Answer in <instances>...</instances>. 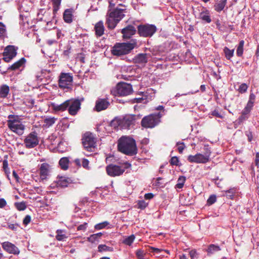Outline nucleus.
I'll use <instances>...</instances> for the list:
<instances>
[{
    "label": "nucleus",
    "instance_id": "f257e3e1",
    "mask_svg": "<svg viewBox=\"0 0 259 259\" xmlns=\"http://www.w3.org/2000/svg\"><path fill=\"white\" fill-rule=\"evenodd\" d=\"M116 8L111 11L108 10L107 15L106 24L108 28L113 29L116 26L117 24L124 17L125 12V6L121 4H117Z\"/></svg>",
    "mask_w": 259,
    "mask_h": 259
},
{
    "label": "nucleus",
    "instance_id": "f03ea898",
    "mask_svg": "<svg viewBox=\"0 0 259 259\" xmlns=\"http://www.w3.org/2000/svg\"><path fill=\"white\" fill-rule=\"evenodd\" d=\"M118 148L119 151L128 155L137 153L136 142L129 137L123 136L118 140Z\"/></svg>",
    "mask_w": 259,
    "mask_h": 259
},
{
    "label": "nucleus",
    "instance_id": "7ed1b4c3",
    "mask_svg": "<svg viewBox=\"0 0 259 259\" xmlns=\"http://www.w3.org/2000/svg\"><path fill=\"white\" fill-rule=\"evenodd\" d=\"M7 124L9 129L18 135H22L25 130L22 119L17 115L10 114L8 116Z\"/></svg>",
    "mask_w": 259,
    "mask_h": 259
},
{
    "label": "nucleus",
    "instance_id": "20e7f679",
    "mask_svg": "<svg viewBox=\"0 0 259 259\" xmlns=\"http://www.w3.org/2000/svg\"><path fill=\"white\" fill-rule=\"evenodd\" d=\"M138 47L137 40L131 39L128 42L117 43L112 48V53L115 56H121L128 54L132 50Z\"/></svg>",
    "mask_w": 259,
    "mask_h": 259
},
{
    "label": "nucleus",
    "instance_id": "39448f33",
    "mask_svg": "<svg viewBox=\"0 0 259 259\" xmlns=\"http://www.w3.org/2000/svg\"><path fill=\"white\" fill-rule=\"evenodd\" d=\"M211 151L208 146H204L203 153H197L194 155H190L187 160L191 163H206L209 161Z\"/></svg>",
    "mask_w": 259,
    "mask_h": 259
},
{
    "label": "nucleus",
    "instance_id": "423d86ee",
    "mask_svg": "<svg viewBox=\"0 0 259 259\" xmlns=\"http://www.w3.org/2000/svg\"><path fill=\"white\" fill-rule=\"evenodd\" d=\"M140 117L138 115L128 114L125 115L118 121V125L121 128L128 129L133 127Z\"/></svg>",
    "mask_w": 259,
    "mask_h": 259
},
{
    "label": "nucleus",
    "instance_id": "0eeeda50",
    "mask_svg": "<svg viewBox=\"0 0 259 259\" xmlns=\"http://www.w3.org/2000/svg\"><path fill=\"white\" fill-rule=\"evenodd\" d=\"M162 116V114L159 113L145 116L142 119L141 124L142 126L146 128L154 127L160 122Z\"/></svg>",
    "mask_w": 259,
    "mask_h": 259
},
{
    "label": "nucleus",
    "instance_id": "6e6552de",
    "mask_svg": "<svg viewBox=\"0 0 259 259\" xmlns=\"http://www.w3.org/2000/svg\"><path fill=\"white\" fill-rule=\"evenodd\" d=\"M156 30V27L152 24H142L138 26V33L140 36L142 37H151L155 33Z\"/></svg>",
    "mask_w": 259,
    "mask_h": 259
},
{
    "label": "nucleus",
    "instance_id": "1a4fd4ad",
    "mask_svg": "<svg viewBox=\"0 0 259 259\" xmlns=\"http://www.w3.org/2000/svg\"><path fill=\"white\" fill-rule=\"evenodd\" d=\"M39 142V138L35 132H32L27 135L24 140V144L27 149H32L37 146Z\"/></svg>",
    "mask_w": 259,
    "mask_h": 259
},
{
    "label": "nucleus",
    "instance_id": "9d476101",
    "mask_svg": "<svg viewBox=\"0 0 259 259\" xmlns=\"http://www.w3.org/2000/svg\"><path fill=\"white\" fill-rule=\"evenodd\" d=\"M131 164L126 163L124 167L116 165L110 164L106 167V171L108 175L111 177L118 176L122 174L125 168L130 167Z\"/></svg>",
    "mask_w": 259,
    "mask_h": 259
},
{
    "label": "nucleus",
    "instance_id": "9b49d317",
    "mask_svg": "<svg viewBox=\"0 0 259 259\" xmlns=\"http://www.w3.org/2000/svg\"><path fill=\"white\" fill-rule=\"evenodd\" d=\"M116 92L117 95L120 96H128L133 92L132 86L124 82L119 83L116 85Z\"/></svg>",
    "mask_w": 259,
    "mask_h": 259
},
{
    "label": "nucleus",
    "instance_id": "f8f14e48",
    "mask_svg": "<svg viewBox=\"0 0 259 259\" xmlns=\"http://www.w3.org/2000/svg\"><path fill=\"white\" fill-rule=\"evenodd\" d=\"M82 144L88 151H91L95 147L96 139L91 133H85L82 138Z\"/></svg>",
    "mask_w": 259,
    "mask_h": 259
},
{
    "label": "nucleus",
    "instance_id": "ddd939ff",
    "mask_svg": "<svg viewBox=\"0 0 259 259\" xmlns=\"http://www.w3.org/2000/svg\"><path fill=\"white\" fill-rule=\"evenodd\" d=\"M73 81V77L71 73H61L60 75L59 84L61 88H69Z\"/></svg>",
    "mask_w": 259,
    "mask_h": 259
},
{
    "label": "nucleus",
    "instance_id": "4468645a",
    "mask_svg": "<svg viewBox=\"0 0 259 259\" xmlns=\"http://www.w3.org/2000/svg\"><path fill=\"white\" fill-rule=\"evenodd\" d=\"M17 48L13 46H7L3 53L4 60L7 62H10L17 55Z\"/></svg>",
    "mask_w": 259,
    "mask_h": 259
},
{
    "label": "nucleus",
    "instance_id": "2eb2a0df",
    "mask_svg": "<svg viewBox=\"0 0 259 259\" xmlns=\"http://www.w3.org/2000/svg\"><path fill=\"white\" fill-rule=\"evenodd\" d=\"M68 112L71 115H75L80 108L81 101L78 99L69 100Z\"/></svg>",
    "mask_w": 259,
    "mask_h": 259
},
{
    "label": "nucleus",
    "instance_id": "dca6fc26",
    "mask_svg": "<svg viewBox=\"0 0 259 259\" xmlns=\"http://www.w3.org/2000/svg\"><path fill=\"white\" fill-rule=\"evenodd\" d=\"M51 166L47 163L41 164L39 168V176L41 180H46L49 178L51 172Z\"/></svg>",
    "mask_w": 259,
    "mask_h": 259
},
{
    "label": "nucleus",
    "instance_id": "f3484780",
    "mask_svg": "<svg viewBox=\"0 0 259 259\" xmlns=\"http://www.w3.org/2000/svg\"><path fill=\"white\" fill-rule=\"evenodd\" d=\"M3 249L9 253L18 254L20 251L17 247L9 242H4L2 244Z\"/></svg>",
    "mask_w": 259,
    "mask_h": 259
},
{
    "label": "nucleus",
    "instance_id": "a211bd4d",
    "mask_svg": "<svg viewBox=\"0 0 259 259\" xmlns=\"http://www.w3.org/2000/svg\"><path fill=\"white\" fill-rule=\"evenodd\" d=\"M109 105L110 103L107 99L99 98L96 102L95 109L99 112L106 109Z\"/></svg>",
    "mask_w": 259,
    "mask_h": 259
},
{
    "label": "nucleus",
    "instance_id": "6ab92c4d",
    "mask_svg": "<svg viewBox=\"0 0 259 259\" xmlns=\"http://www.w3.org/2000/svg\"><path fill=\"white\" fill-rule=\"evenodd\" d=\"M136 29L133 25H128L121 30L124 39H129L136 33Z\"/></svg>",
    "mask_w": 259,
    "mask_h": 259
},
{
    "label": "nucleus",
    "instance_id": "aec40b11",
    "mask_svg": "<svg viewBox=\"0 0 259 259\" xmlns=\"http://www.w3.org/2000/svg\"><path fill=\"white\" fill-rule=\"evenodd\" d=\"M200 11L198 18L205 23H210L211 19L210 17L209 11L204 7H201Z\"/></svg>",
    "mask_w": 259,
    "mask_h": 259
},
{
    "label": "nucleus",
    "instance_id": "412c9836",
    "mask_svg": "<svg viewBox=\"0 0 259 259\" xmlns=\"http://www.w3.org/2000/svg\"><path fill=\"white\" fill-rule=\"evenodd\" d=\"M71 182L72 180L70 178L65 177H60L56 181V186L58 187L65 188L67 187Z\"/></svg>",
    "mask_w": 259,
    "mask_h": 259
},
{
    "label": "nucleus",
    "instance_id": "4be33fe9",
    "mask_svg": "<svg viewBox=\"0 0 259 259\" xmlns=\"http://www.w3.org/2000/svg\"><path fill=\"white\" fill-rule=\"evenodd\" d=\"M150 56L151 55L149 54H139L135 57L134 60L137 63L145 64L148 62V60Z\"/></svg>",
    "mask_w": 259,
    "mask_h": 259
},
{
    "label": "nucleus",
    "instance_id": "5701e85b",
    "mask_svg": "<svg viewBox=\"0 0 259 259\" xmlns=\"http://www.w3.org/2000/svg\"><path fill=\"white\" fill-rule=\"evenodd\" d=\"M69 100H67L61 104H53V109L56 111H64L67 109L69 105Z\"/></svg>",
    "mask_w": 259,
    "mask_h": 259
},
{
    "label": "nucleus",
    "instance_id": "b1692460",
    "mask_svg": "<svg viewBox=\"0 0 259 259\" xmlns=\"http://www.w3.org/2000/svg\"><path fill=\"white\" fill-rule=\"evenodd\" d=\"M73 10L72 9H68L65 10L63 14V19L66 23H70L72 21V13Z\"/></svg>",
    "mask_w": 259,
    "mask_h": 259
},
{
    "label": "nucleus",
    "instance_id": "393cba45",
    "mask_svg": "<svg viewBox=\"0 0 259 259\" xmlns=\"http://www.w3.org/2000/svg\"><path fill=\"white\" fill-rule=\"evenodd\" d=\"M95 30L96 34L98 36H101L104 34V26L103 22L102 21L98 22L95 26Z\"/></svg>",
    "mask_w": 259,
    "mask_h": 259
},
{
    "label": "nucleus",
    "instance_id": "a878e982",
    "mask_svg": "<svg viewBox=\"0 0 259 259\" xmlns=\"http://www.w3.org/2000/svg\"><path fill=\"white\" fill-rule=\"evenodd\" d=\"M56 238L58 241H65L68 237L66 233L63 230H57Z\"/></svg>",
    "mask_w": 259,
    "mask_h": 259
},
{
    "label": "nucleus",
    "instance_id": "bb28decb",
    "mask_svg": "<svg viewBox=\"0 0 259 259\" xmlns=\"http://www.w3.org/2000/svg\"><path fill=\"white\" fill-rule=\"evenodd\" d=\"M106 227H107V228H112L111 225H110L109 222L108 221H104L102 223H98L96 224L94 227L95 229L96 230H100L103 229H105Z\"/></svg>",
    "mask_w": 259,
    "mask_h": 259
},
{
    "label": "nucleus",
    "instance_id": "cd10ccee",
    "mask_svg": "<svg viewBox=\"0 0 259 259\" xmlns=\"http://www.w3.org/2000/svg\"><path fill=\"white\" fill-rule=\"evenodd\" d=\"M25 62V59L24 58H21L19 61L16 62L9 67V69L15 70L19 68Z\"/></svg>",
    "mask_w": 259,
    "mask_h": 259
},
{
    "label": "nucleus",
    "instance_id": "c85d7f7f",
    "mask_svg": "<svg viewBox=\"0 0 259 259\" xmlns=\"http://www.w3.org/2000/svg\"><path fill=\"white\" fill-rule=\"evenodd\" d=\"M102 235L103 234L101 232L92 234L88 238V240L91 243H95L99 241Z\"/></svg>",
    "mask_w": 259,
    "mask_h": 259
},
{
    "label": "nucleus",
    "instance_id": "c756f323",
    "mask_svg": "<svg viewBox=\"0 0 259 259\" xmlns=\"http://www.w3.org/2000/svg\"><path fill=\"white\" fill-rule=\"evenodd\" d=\"M69 159L67 157H62L59 160V165L62 169L66 170L69 166Z\"/></svg>",
    "mask_w": 259,
    "mask_h": 259
},
{
    "label": "nucleus",
    "instance_id": "7c9ffc66",
    "mask_svg": "<svg viewBox=\"0 0 259 259\" xmlns=\"http://www.w3.org/2000/svg\"><path fill=\"white\" fill-rule=\"evenodd\" d=\"M227 3V0H220L219 2L214 5V9L216 11L220 12L225 8Z\"/></svg>",
    "mask_w": 259,
    "mask_h": 259
},
{
    "label": "nucleus",
    "instance_id": "2f4dec72",
    "mask_svg": "<svg viewBox=\"0 0 259 259\" xmlns=\"http://www.w3.org/2000/svg\"><path fill=\"white\" fill-rule=\"evenodd\" d=\"M10 91L9 87L7 85H3L0 87V97H7Z\"/></svg>",
    "mask_w": 259,
    "mask_h": 259
},
{
    "label": "nucleus",
    "instance_id": "473e14b6",
    "mask_svg": "<svg viewBox=\"0 0 259 259\" xmlns=\"http://www.w3.org/2000/svg\"><path fill=\"white\" fill-rule=\"evenodd\" d=\"M221 250V248L218 245H216L214 244H210L209 245L207 251L208 254H213L216 252Z\"/></svg>",
    "mask_w": 259,
    "mask_h": 259
},
{
    "label": "nucleus",
    "instance_id": "72a5a7b5",
    "mask_svg": "<svg viewBox=\"0 0 259 259\" xmlns=\"http://www.w3.org/2000/svg\"><path fill=\"white\" fill-rule=\"evenodd\" d=\"M135 239V236L131 235L129 236H125L122 241V243L127 245H131Z\"/></svg>",
    "mask_w": 259,
    "mask_h": 259
},
{
    "label": "nucleus",
    "instance_id": "f704fd0d",
    "mask_svg": "<svg viewBox=\"0 0 259 259\" xmlns=\"http://www.w3.org/2000/svg\"><path fill=\"white\" fill-rule=\"evenodd\" d=\"M226 58L228 60H230L233 56L234 53V49L230 50L228 47H225L223 50Z\"/></svg>",
    "mask_w": 259,
    "mask_h": 259
},
{
    "label": "nucleus",
    "instance_id": "c9c22d12",
    "mask_svg": "<svg viewBox=\"0 0 259 259\" xmlns=\"http://www.w3.org/2000/svg\"><path fill=\"white\" fill-rule=\"evenodd\" d=\"M53 6V14L55 15L56 13L60 9L61 0H51Z\"/></svg>",
    "mask_w": 259,
    "mask_h": 259
},
{
    "label": "nucleus",
    "instance_id": "e433bc0d",
    "mask_svg": "<svg viewBox=\"0 0 259 259\" xmlns=\"http://www.w3.org/2000/svg\"><path fill=\"white\" fill-rule=\"evenodd\" d=\"M237 190L235 188H231L225 191V195L226 197L229 199H233Z\"/></svg>",
    "mask_w": 259,
    "mask_h": 259
},
{
    "label": "nucleus",
    "instance_id": "4c0bfd02",
    "mask_svg": "<svg viewBox=\"0 0 259 259\" xmlns=\"http://www.w3.org/2000/svg\"><path fill=\"white\" fill-rule=\"evenodd\" d=\"M244 44V40H242L240 41L239 44L237 47L236 54L239 57H241L243 53V46Z\"/></svg>",
    "mask_w": 259,
    "mask_h": 259
},
{
    "label": "nucleus",
    "instance_id": "58836bf2",
    "mask_svg": "<svg viewBox=\"0 0 259 259\" xmlns=\"http://www.w3.org/2000/svg\"><path fill=\"white\" fill-rule=\"evenodd\" d=\"M99 252L103 251H113V248L112 247L108 246L105 244H100L98 247Z\"/></svg>",
    "mask_w": 259,
    "mask_h": 259
},
{
    "label": "nucleus",
    "instance_id": "ea45409f",
    "mask_svg": "<svg viewBox=\"0 0 259 259\" xmlns=\"http://www.w3.org/2000/svg\"><path fill=\"white\" fill-rule=\"evenodd\" d=\"M186 181V178L184 176H181L179 178L177 184L176 185V188L178 189H181L183 187L184 183Z\"/></svg>",
    "mask_w": 259,
    "mask_h": 259
},
{
    "label": "nucleus",
    "instance_id": "a19ab883",
    "mask_svg": "<svg viewBox=\"0 0 259 259\" xmlns=\"http://www.w3.org/2000/svg\"><path fill=\"white\" fill-rule=\"evenodd\" d=\"M7 34L6 26L0 22V39H3Z\"/></svg>",
    "mask_w": 259,
    "mask_h": 259
},
{
    "label": "nucleus",
    "instance_id": "79ce46f5",
    "mask_svg": "<svg viewBox=\"0 0 259 259\" xmlns=\"http://www.w3.org/2000/svg\"><path fill=\"white\" fill-rule=\"evenodd\" d=\"M16 208L19 211H22L26 208V205L25 202L22 201L20 202H16L15 203Z\"/></svg>",
    "mask_w": 259,
    "mask_h": 259
},
{
    "label": "nucleus",
    "instance_id": "37998d69",
    "mask_svg": "<svg viewBox=\"0 0 259 259\" xmlns=\"http://www.w3.org/2000/svg\"><path fill=\"white\" fill-rule=\"evenodd\" d=\"M248 88V85L245 83H241L238 89L237 90V91L240 94H243L246 92Z\"/></svg>",
    "mask_w": 259,
    "mask_h": 259
},
{
    "label": "nucleus",
    "instance_id": "c03bdc74",
    "mask_svg": "<svg viewBox=\"0 0 259 259\" xmlns=\"http://www.w3.org/2000/svg\"><path fill=\"white\" fill-rule=\"evenodd\" d=\"M149 251L150 252H153V253L156 254L157 255L156 256L157 257H160V255H159V254L162 251V249L155 248L154 247H151L149 248Z\"/></svg>",
    "mask_w": 259,
    "mask_h": 259
},
{
    "label": "nucleus",
    "instance_id": "a18cd8bd",
    "mask_svg": "<svg viewBox=\"0 0 259 259\" xmlns=\"http://www.w3.org/2000/svg\"><path fill=\"white\" fill-rule=\"evenodd\" d=\"M56 121V119L54 117H49L45 119V122L48 126H51L53 125Z\"/></svg>",
    "mask_w": 259,
    "mask_h": 259
},
{
    "label": "nucleus",
    "instance_id": "49530a36",
    "mask_svg": "<svg viewBox=\"0 0 259 259\" xmlns=\"http://www.w3.org/2000/svg\"><path fill=\"white\" fill-rule=\"evenodd\" d=\"M217 200V197L215 195H211L209 196L208 199L207 200V203L210 205L215 202Z\"/></svg>",
    "mask_w": 259,
    "mask_h": 259
},
{
    "label": "nucleus",
    "instance_id": "de8ad7c7",
    "mask_svg": "<svg viewBox=\"0 0 259 259\" xmlns=\"http://www.w3.org/2000/svg\"><path fill=\"white\" fill-rule=\"evenodd\" d=\"M170 163L171 165L178 166L179 165V160L177 157L174 156L171 157Z\"/></svg>",
    "mask_w": 259,
    "mask_h": 259
},
{
    "label": "nucleus",
    "instance_id": "09e8293b",
    "mask_svg": "<svg viewBox=\"0 0 259 259\" xmlns=\"http://www.w3.org/2000/svg\"><path fill=\"white\" fill-rule=\"evenodd\" d=\"M138 206L141 209L146 208L148 205V203L146 202L144 200H140L138 202Z\"/></svg>",
    "mask_w": 259,
    "mask_h": 259
},
{
    "label": "nucleus",
    "instance_id": "8fccbe9b",
    "mask_svg": "<svg viewBox=\"0 0 259 259\" xmlns=\"http://www.w3.org/2000/svg\"><path fill=\"white\" fill-rule=\"evenodd\" d=\"M8 155H5L4 156V159L3 161V168L4 169L9 168L8 167Z\"/></svg>",
    "mask_w": 259,
    "mask_h": 259
},
{
    "label": "nucleus",
    "instance_id": "3c124183",
    "mask_svg": "<svg viewBox=\"0 0 259 259\" xmlns=\"http://www.w3.org/2000/svg\"><path fill=\"white\" fill-rule=\"evenodd\" d=\"M136 255L138 259H144V253L143 251L142 250H138L136 251Z\"/></svg>",
    "mask_w": 259,
    "mask_h": 259
},
{
    "label": "nucleus",
    "instance_id": "603ef678",
    "mask_svg": "<svg viewBox=\"0 0 259 259\" xmlns=\"http://www.w3.org/2000/svg\"><path fill=\"white\" fill-rule=\"evenodd\" d=\"M245 134L247 137L248 141L250 142H251L253 139L252 132L250 130H248L245 132Z\"/></svg>",
    "mask_w": 259,
    "mask_h": 259
},
{
    "label": "nucleus",
    "instance_id": "864d4df0",
    "mask_svg": "<svg viewBox=\"0 0 259 259\" xmlns=\"http://www.w3.org/2000/svg\"><path fill=\"white\" fill-rule=\"evenodd\" d=\"M189 255L191 258V259H196L198 258V254L197 253L196 250H192L189 252Z\"/></svg>",
    "mask_w": 259,
    "mask_h": 259
},
{
    "label": "nucleus",
    "instance_id": "5fc2aeb1",
    "mask_svg": "<svg viewBox=\"0 0 259 259\" xmlns=\"http://www.w3.org/2000/svg\"><path fill=\"white\" fill-rule=\"evenodd\" d=\"M88 227V223H84L83 224L80 225L77 227L78 231H84Z\"/></svg>",
    "mask_w": 259,
    "mask_h": 259
},
{
    "label": "nucleus",
    "instance_id": "6e6d98bb",
    "mask_svg": "<svg viewBox=\"0 0 259 259\" xmlns=\"http://www.w3.org/2000/svg\"><path fill=\"white\" fill-rule=\"evenodd\" d=\"M248 118V115L244 114L241 112V115L238 118L239 122H242Z\"/></svg>",
    "mask_w": 259,
    "mask_h": 259
},
{
    "label": "nucleus",
    "instance_id": "4d7b16f0",
    "mask_svg": "<svg viewBox=\"0 0 259 259\" xmlns=\"http://www.w3.org/2000/svg\"><path fill=\"white\" fill-rule=\"evenodd\" d=\"M31 221V217L29 215H27L24 218L23 223L25 225H27Z\"/></svg>",
    "mask_w": 259,
    "mask_h": 259
},
{
    "label": "nucleus",
    "instance_id": "13d9d810",
    "mask_svg": "<svg viewBox=\"0 0 259 259\" xmlns=\"http://www.w3.org/2000/svg\"><path fill=\"white\" fill-rule=\"evenodd\" d=\"M178 145V150L180 153H182L185 148V146L183 143L179 144Z\"/></svg>",
    "mask_w": 259,
    "mask_h": 259
},
{
    "label": "nucleus",
    "instance_id": "bf43d9fd",
    "mask_svg": "<svg viewBox=\"0 0 259 259\" xmlns=\"http://www.w3.org/2000/svg\"><path fill=\"white\" fill-rule=\"evenodd\" d=\"M89 161L87 159H82V165L85 168H88L89 167Z\"/></svg>",
    "mask_w": 259,
    "mask_h": 259
},
{
    "label": "nucleus",
    "instance_id": "052dcab7",
    "mask_svg": "<svg viewBox=\"0 0 259 259\" xmlns=\"http://www.w3.org/2000/svg\"><path fill=\"white\" fill-rule=\"evenodd\" d=\"M134 102L136 103H146L147 102V100L143 98H138L134 99Z\"/></svg>",
    "mask_w": 259,
    "mask_h": 259
},
{
    "label": "nucleus",
    "instance_id": "680f3d73",
    "mask_svg": "<svg viewBox=\"0 0 259 259\" xmlns=\"http://www.w3.org/2000/svg\"><path fill=\"white\" fill-rule=\"evenodd\" d=\"M109 6V11H111L112 8H114L116 4L114 2V0H108Z\"/></svg>",
    "mask_w": 259,
    "mask_h": 259
},
{
    "label": "nucleus",
    "instance_id": "e2e57ef3",
    "mask_svg": "<svg viewBox=\"0 0 259 259\" xmlns=\"http://www.w3.org/2000/svg\"><path fill=\"white\" fill-rule=\"evenodd\" d=\"M7 204V202L5 199L0 198V208H2L4 207Z\"/></svg>",
    "mask_w": 259,
    "mask_h": 259
},
{
    "label": "nucleus",
    "instance_id": "0e129e2a",
    "mask_svg": "<svg viewBox=\"0 0 259 259\" xmlns=\"http://www.w3.org/2000/svg\"><path fill=\"white\" fill-rule=\"evenodd\" d=\"M153 196H154V195L152 193H150L145 194V195L144 196V198L146 199L150 200V199H152L153 197Z\"/></svg>",
    "mask_w": 259,
    "mask_h": 259
},
{
    "label": "nucleus",
    "instance_id": "69168bd1",
    "mask_svg": "<svg viewBox=\"0 0 259 259\" xmlns=\"http://www.w3.org/2000/svg\"><path fill=\"white\" fill-rule=\"evenodd\" d=\"M255 95L254 94H253V93H250V94L249 95L248 101H251V102L254 103V101H255Z\"/></svg>",
    "mask_w": 259,
    "mask_h": 259
},
{
    "label": "nucleus",
    "instance_id": "338daca9",
    "mask_svg": "<svg viewBox=\"0 0 259 259\" xmlns=\"http://www.w3.org/2000/svg\"><path fill=\"white\" fill-rule=\"evenodd\" d=\"M255 163V165L258 166V165L259 164V152H257L256 153Z\"/></svg>",
    "mask_w": 259,
    "mask_h": 259
},
{
    "label": "nucleus",
    "instance_id": "774afa93",
    "mask_svg": "<svg viewBox=\"0 0 259 259\" xmlns=\"http://www.w3.org/2000/svg\"><path fill=\"white\" fill-rule=\"evenodd\" d=\"M254 105V103L251 102V101H248L247 105H246V107L252 109L253 106Z\"/></svg>",
    "mask_w": 259,
    "mask_h": 259
}]
</instances>
